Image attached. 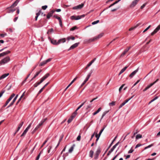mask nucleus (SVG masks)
<instances>
[{"label": "nucleus", "mask_w": 160, "mask_h": 160, "mask_svg": "<svg viewBox=\"0 0 160 160\" xmlns=\"http://www.w3.org/2000/svg\"><path fill=\"white\" fill-rule=\"evenodd\" d=\"M10 59L9 57H7L0 61V65L4 64L9 62Z\"/></svg>", "instance_id": "1"}, {"label": "nucleus", "mask_w": 160, "mask_h": 160, "mask_svg": "<svg viewBox=\"0 0 160 160\" xmlns=\"http://www.w3.org/2000/svg\"><path fill=\"white\" fill-rule=\"evenodd\" d=\"M15 94H12L11 96L6 101L5 104L3 106V107H6L8 104V103L15 96Z\"/></svg>", "instance_id": "2"}, {"label": "nucleus", "mask_w": 160, "mask_h": 160, "mask_svg": "<svg viewBox=\"0 0 160 160\" xmlns=\"http://www.w3.org/2000/svg\"><path fill=\"white\" fill-rule=\"evenodd\" d=\"M139 0H134L130 4V7L131 8H134L136 5Z\"/></svg>", "instance_id": "3"}, {"label": "nucleus", "mask_w": 160, "mask_h": 160, "mask_svg": "<svg viewBox=\"0 0 160 160\" xmlns=\"http://www.w3.org/2000/svg\"><path fill=\"white\" fill-rule=\"evenodd\" d=\"M46 118L42 119L40 122L37 125L36 128L38 129L40 127H41L42 125L44 122L46 120Z\"/></svg>", "instance_id": "4"}, {"label": "nucleus", "mask_w": 160, "mask_h": 160, "mask_svg": "<svg viewBox=\"0 0 160 160\" xmlns=\"http://www.w3.org/2000/svg\"><path fill=\"white\" fill-rule=\"evenodd\" d=\"M79 42L76 43L72 45L70 48L68 49V51H70L71 50L73 49L78 47L79 44Z\"/></svg>", "instance_id": "5"}, {"label": "nucleus", "mask_w": 160, "mask_h": 160, "mask_svg": "<svg viewBox=\"0 0 160 160\" xmlns=\"http://www.w3.org/2000/svg\"><path fill=\"white\" fill-rule=\"evenodd\" d=\"M84 6V4L82 3L78 5L73 7L72 9L74 10H77L82 8Z\"/></svg>", "instance_id": "6"}, {"label": "nucleus", "mask_w": 160, "mask_h": 160, "mask_svg": "<svg viewBox=\"0 0 160 160\" xmlns=\"http://www.w3.org/2000/svg\"><path fill=\"white\" fill-rule=\"evenodd\" d=\"M160 29V24L157 27V28L154 30V31L151 33L152 36L153 35L156 33Z\"/></svg>", "instance_id": "7"}, {"label": "nucleus", "mask_w": 160, "mask_h": 160, "mask_svg": "<svg viewBox=\"0 0 160 160\" xmlns=\"http://www.w3.org/2000/svg\"><path fill=\"white\" fill-rule=\"evenodd\" d=\"M49 39L50 40L51 43L55 45H58V42H57V41L53 39H51L50 37H48Z\"/></svg>", "instance_id": "8"}, {"label": "nucleus", "mask_w": 160, "mask_h": 160, "mask_svg": "<svg viewBox=\"0 0 160 160\" xmlns=\"http://www.w3.org/2000/svg\"><path fill=\"white\" fill-rule=\"evenodd\" d=\"M138 68H137V69L133 71L129 75V77L130 78H132L136 74V73L138 72Z\"/></svg>", "instance_id": "9"}, {"label": "nucleus", "mask_w": 160, "mask_h": 160, "mask_svg": "<svg viewBox=\"0 0 160 160\" xmlns=\"http://www.w3.org/2000/svg\"><path fill=\"white\" fill-rule=\"evenodd\" d=\"M86 100H85L84 102L82 103L76 109L75 111L73 112L74 114H76V115L77 114V111L80 108H81L85 103L86 102Z\"/></svg>", "instance_id": "10"}, {"label": "nucleus", "mask_w": 160, "mask_h": 160, "mask_svg": "<svg viewBox=\"0 0 160 160\" xmlns=\"http://www.w3.org/2000/svg\"><path fill=\"white\" fill-rule=\"evenodd\" d=\"M55 10H52L49 12L47 16V18L48 19L50 18L52 16L53 13L55 12Z\"/></svg>", "instance_id": "11"}, {"label": "nucleus", "mask_w": 160, "mask_h": 160, "mask_svg": "<svg viewBox=\"0 0 160 160\" xmlns=\"http://www.w3.org/2000/svg\"><path fill=\"white\" fill-rule=\"evenodd\" d=\"M100 152V150L99 149H98L94 155V159H98L99 155Z\"/></svg>", "instance_id": "12"}, {"label": "nucleus", "mask_w": 160, "mask_h": 160, "mask_svg": "<svg viewBox=\"0 0 160 160\" xmlns=\"http://www.w3.org/2000/svg\"><path fill=\"white\" fill-rule=\"evenodd\" d=\"M18 96V95H17L13 99V100L12 101V102L10 103V104H9V105L8 107V108H9V107H11V106H12V105H13V104L15 102V101L17 99Z\"/></svg>", "instance_id": "13"}, {"label": "nucleus", "mask_w": 160, "mask_h": 160, "mask_svg": "<svg viewBox=\"0 0 160 160\" xmlns=\"http://www.w3.org/2000/svg\"><path fill=\"white\" fill-rule=\"evenodd\" d=\"M76 116V114H74V113H73L72 114V115L71 116L70 118H69L68 119V123H70V122H72V119Z\"/></svg>", "instance_id": "14"}, {"label": "nucleus", "mask_w": 160, "mask_h": 160, "mask_svg": "<svg viewBox=\"0 0 160 160\" xmlns=\"http://www.w3.org/2000/svg\"><path fill=\"white\" fill-rule=\"evenodd\" d=\"M96 58H94V59H93L87 65V66H86V67L85 68V69H87L90 66H91V65L96 60Z\"/></svg>", "instance_id": "15"}, {"label": "nucleus", "mask_w": 160, "mask_h": 160, "mask_svg": "<svg viewBox=\"0 0 160 160\" xmlns=\"http://www.w3.org/2000/svg\"><path fill=\"white\" fill-rule=\"evenodd\" d=\"M130 48L131 47H128V48L126 49L124 51V52L121 54V56L123 57L124 55L126 54V53L129 51Z\"/></svg>", "instance_id": "16"}, {"label": "nucleus", "mask_w": 160, "mask_h": 160, "mask_svg": "<svg viewBox=\"0 0 160 160\" xmlns=\"http://www.w3.org/2000/svg\"><path fill=\"white\" fill-rule=\"evenodd\" d=\"M103 33H100L99 34L98 36L94 37V39H95L96 40L97 39L100 38L103 36Z\"/></svg>", "instance_id": "17"}, {"label": "nucleus", "mask_w": 160, "mask_h": 160, "mask_svg": "<svg viewBox=\"0 0 160 160\" xmlns=\"http://www.w3.org/2000/svg\"><path fill=\"white\" fill-rule=\"evenodd\" d=\"M66 40L65 38H64L59 39L58 42V44H59L61 43L65 42H66Z\"/></svg>", "instance_id": "18"}, {"label": "nucleus", "mask_w": 160, "mask_h": 160, "mask_svg": "<svg viewBox=\"0 0 160 160\" xmlns=\"http://www.w3.org/2000/svg\"><path fill=\"white\" fill-rule=\"evenodd\" d=\"M9 75V73H5L3 74L0 77V80L3 79L5 78L6 77L8 76Z\"/></svg>", "instance_id": "19"}, {"label": "nucleus", "mask_w": 160, "mask_h": 160, "mask_svg": "<svg viewBox=\"0 0 160 160\" xmlns=\"http://www.w3.org/2000/svg\"><path fill=\"white\" fill-rule=\"evenodd\" d=\"M76 16V18L75 19V20H78L81 19V18H83L85 17V15L83 14L80 16Z\"/></svg>", "instance_id": "20"}, {"label": "nucleus", "mask_w": 160, "mask_h": 160, "mask_svg": "<svg viewBox=\"0 0 160 160\" xmlns=\"http://www.w3.org/2000/svg\"><path fill=\"white\" fill-rule=\"evenodd\" d=\"M128 66H126L125 67H124L119 72L118 75H120V74H121L124 71L127 69V68H128Z\"/></svg>", "instance_id": "21"}, {"label": "nucleus", "mask_w": 160, "mask_h": 160, "mask_svg": "<svg viewBox=\"0 0 160 160\" xmlns=\"http://www.w3.org/2000/svg\"><path fill=\"white\" fill-rule=\"evenodd\" d=\"M75 147V144H73L72 146L71 147V148L69 149L68 150V152L69 153H72L73 151L74 148Z\"/></svg>", "instance_id": "22"}, {"label": "nucleus", "mask_w": 160, "mask_h": 160, "mask_svg": "<svg viewBox=\"0 0 160 160\" xmlns=\"http://www.w3.org/2000/svg\"><path fill=\"white\" fill-rule=\"evenodd\" d=\"M95 40V39H94V37L93 38H91L86 40V42L88 43H90L91 42H93Z\"/></svg>", "instance_id": "23"}, {"label": "nucleus", "mask_w": 160, "mask_h": 160, "mask_svg": "<svg viewBox=\"0 0 160 160\" xmlns=\"http://www.w3.org/2000/svg\"><path fill=\"white\" fill-rule=\"evenodd\" d=\"M19 2V1L18 0H16L10 7L11 8H13L14 7L16 6Z\"/></svg>", "instance_id": "24"}, {"label": "nucleus", "mask_w": 160, "mask_h": 160, "mask_svg": "<svg viewBox=\"0 0 160 160\" xmlns=\"http://www.w3.org/2000/svg\"><path fill=\"white\" fill-rule=\"evenodd\" d=\"M50 76V74L49 73H47L42 78L45 80L46 79H47L49 76Z\"/></svg>", "instance_id": "25"}, {"label": "nucleus", "mask_w": 160, "mask_h": 160, "mask_svg": "<svg viewBox=\"0 0 160 160\" xmlns=\"http://www.w3.org/2000/svg\"><path fill=\"white\" fill-rule=\"evenodd\" d=\"M152 85H153L152 84H150V85H148L143 90V92L147 90L149 88H150Z\"/></svg>", "instance_id": "26"}, {"label": "nucleus", "mask_w": 160, "mask_h": 160, "mask_svg": "<svg viewBox=\"0 0 160 160\" xmlns=\"http://www.w3.org/2000/svg\"><path fill=\"white\" fill-rule=\"evenodd\" d=\"M94 152L92 150H91L89 152V156L91 158L93 157Z\"/></svg>", "instance_id": "27"}, {"label": "nucleus", "mask_w": 160, "mask_h": 160, "mask_svg": "<svg viewBox=\"0 0 160 160\" xmlns=\"http://www.w3.org/2000/svg\"><path fill=\"white\" fill-rule=\"evenodd\" d=\"M128 102V100H125L124 102H122L119 106V108H120L123 106H124L126 103Z\"/></svg>", "instance_id": "28"}, {"label": "nucleus", "mask_w": 160, "mask_h": 160, "mask_svg": "<svg viewBox=\"0 0 160 160\" xmlns=\"http://www.w3.org/2000/svg\"><path fill=\"white\" fill-rule=\"evenodd\" d=\"M120 1V0H118L117 1H116L114 2L112 4H111L109 6V7H108V8H110V7H111L113 6V5H114L115 4L117 3L118 2Z\"/></svg>", "instance_id": "29"}, {"label": "nucleus", "mask_w": 160, "mask_h": 160, "mask_svg": "<svg viewBox=\"0 0 160 160\" xmlns=\"http://www.w3.org/2000/svg\"><path fill=\"white\" fill-rule=\"evenodd\" d=\"M92 73V72H91L89 73L87 76V77L86 78V79L85 80L86 81H87L89 79V78L90 77L91 74Z\"/></svg>", "instance_id": "30"}, {"label": "nucleus", "mask_w": 160, "mask_h": 160, "mask_svg": "<svg viewBox=\"0 0 160 160\" xmlns=\"http://www.w3.org/2000/svg\"><path fill=\"white\" fill-rule=\"evenodd\" d=\"M102 108H99L95 112L93 113V115H95L98 113L101 110Z\"/></svg>", "instance_id": "31"}, {"label": "nucleus", "mask_w": 160, "mask_h": 160, "mask_svg": "<svg viewBox=\"0 0 160 160\" xmlns=\"http://www.w3.org/2000/svg\"><path fill=\"white\" fill-rule=\"evenodd\" d=\"M28 130L26 128L23 133L21 135V136L22 137L24 136Z\"/></svg>", "instance_id": "32"}, {"label": "nucleus", "mask_w": 160, "mask_h": 160, "mask_svg": "<svg viewBox=\"0 0 160 160\" xmlns=\"http://www.w3.org/2000/svg\"><path fill=\"white\" fill-rule=\"evenodd\" d=\"M31 74V73H29L28 74L26 78L24 80V81L22 82V84H23L27 81V79L28 78L29 76H30Z\"/></svg>", "instance_id": "33"}, {"label": "nucleus", "mask_w": 160, "mask_h": 160, "mask_svg": "<svg viewBox=\"0 0 160 160\" xmlns=\"http://www.w3.org/2000/svg\"><path fill=\"white\" fill-rule=\"evenodd\" d=\"M142 138V135L140 134H137L136 137V139H139L141 138Z\"/></svg>", "instance_id": "34"}, {"label": "nucleus", "mask_w": 160, "mask_h": 160, "mask_svg": "<svg viewBox=\"0 0 160 160\" xmlns=\"http://www.w3.org/2000/svg\"><path fill=\"white\" fill-rule=\"evenodd\" d=\"M109 111H105L103 112L101 117V119H102L103 118V117L106 115L107 113Z\"/></svg>", "instance_id": "35"}, {"label": "nucleus", "mask_w": 160, "mask_h": 160, "mask_svg": "<svg viewBox=\"0 0 160 160\" xmlns=\"http://www.w3.org/2000/svg\"><path fill=\"white\" fill-rule=\"evenodd\" d=\"M46 62V61L45 60V61H43V62H42L39 65V66H44V65H45V64H46L47 63V62Z\"/></svg>", "instance_id": "36"}, {"label": "nucleus", "mask_w": 160, "mask_h": 160, "mask_svg": "<svg viewBox=\"0 0 160 160\" xmlns=\"http://www.w3.org/2000/svg\"><path fill=\"white\" fill-rule=\"evenodd\" d=\"M158 98V96L154 98L148 104H149L151 103L152 102L155 100H156Z\"/></svg>", "instance_id": "37"}, {"label": "nucleus", "mask_w": 160, "mask_h": 160, "mask_svg": "<svg viewBox=\"0 0 160 160\" xmlns=\"http://www.w3.org/2000/svg\"><path fill=\"white\" fill-rule=\"evenodd\" d=\"M117 138V136H116L113 139V140H112V141L111 142V143L110 144V145H109L108 148H109L112 145L113 143V142L115 140H116V138Z\"/></svg>", "instance_id": "38"}, {"label": "nucleus", "mask_w": 160, "mask_h": 160, "mask_svg": "<svg viewBox=\"0 0 160 160\" xmlns=\"http://www.w3.org/2000/svg\"><path fill=\"white\" fill-rule=\"evenodd\" d=\"M92 103H91L87 105L86 108V109L88 110L89 108H91L92 107Z\"/></svg>", "instance_id": "39"}, {"label": "nucleus", "mask_w": 160, "mask_h": 160, "mask_svg": "<svg viewBox=\"0 0 160 160\" xmlns=\"http://www.w3.org/2000/svg\"><path fill=\"white\" fill-rule=\"evenodd\" d=\"M105 127L104 128H102L100 131V132H99V134H98V136H99V137H100L101 134H102V132L104 130V129H105Z\"/></svg>", "instance_id": "40"}, {"label": "nucleus", "mask_w": 160, "mask_h": 160, "mask_svg": "<svg viewBox=\"0 0 160 160\" xmlns=\"http://www.w3.org/2000/svg\"><path fill=\"white\" fill-rule=\"evenodd\" d=\"M115 102L113 101L110 103H109V106H113L115 105Z\"/></svg>", "instance_id": "41"}, {"label": "nucleus", "mask_w": 160, "mask_h": 160, "mask_svg": "<svg viewBox=\"0 0 160 160\" xmlns=\"http://www.w3.org/2000/svg\"><path fill=\"white\" fill-rule=\"evenodd\" d=\"M99 22V20H97L96 21H95L92 22V24L93 25H95V24H96L98 23Z\"/></svg>", "instance_id": "42"}, {"label": "nucleus", "mask_w": 160, "mask_h": 160, "mask_svg": "<svg viewBox=\"0 0 160 160\" xmlns=\"http://www.w3.org/2000/svg\"><path fill=\"white\" fill-rule=\"evenodd\" d=\"M119 142H118L117 143H116L114 145L112 148L114 149L119 144Z\"/></svg>", "instance_id": "43"}, {"label": "nucleus", "mask_w": 160, "mask_h": 160, "mask_svg": "<svg viewBox=\"0 0 160 160\" xmlns=\"http://www.w3.org/2000/svg\"><path fill=\"white\" fill-rule=\"evenodd\" d=\"M58 21L59 22V24L60 26L61 27H62V20H61V19H60L59 20H58Z\"/></svg>", "instance_id": "44"}, {"label": "nucleus", "mask_w": 160, "mask_h": 160, "mask_svg": "<svg viewBox=\"0 0 160 160\" xmlns=\"http://www.w3.org/2000/svg\"><path fill=\"white\" fill-rule=\"evenodd\" d=\"M125 84H122L119 88V92H121V91L122 89V88H123V87L124 86Z\"/></svg>", "instance_id": "45"}, {"label": "nucleus", "mask_w": 160, "mask_h": 160, "mask_svg": "<svg viewBox=\"0 0 160 160\" xmlns=\"http://www.w3.org/2000/svg\"><path fill=\"white\" fill-rule=\"evenodd\" d=\"M41 152L39 153L38 154V156H37V157H36V160H38L39 158H40V155H41Z\"/></svg>", "instance_id": "46"}, {"label": "nucleus", "mask_w": 160, "mask_h": 160, "mask_svg": "<svg viewBox=\"0 0 160 160\" xmlns=\"http://www.w3.org/2000/svg\"><path fill=\"white\" fill-rule=\"evenodd\" d=\"M39 74V72H37L35 74L34 76V78H36Z\"/></svg>", "instance_id": "47"}, {"label": "nucleus", "mask_w": 160, "mask_h": 160, "mask_svg": "<svg viewBox=\"0 0 160 160\" xmlns=\"http://www.w3.org/2000/svg\"><path fill=\"white\" fill-rule=\"evenodd\" d=\"M95 137L97 138L96 140V141L97 142L99 139V136H98V134H97V133L96 134Z\"/></svg>", "instance_id": "48"}, {"label": "nucleus", "mask_w": 160, "mask_h": 160, "mask_svg": "<svg viewBox=\"0 0 160 160\" xmlns=\"http://www.w3.org/2000/svg\"><path fill=\"white\" fill-rule=\"evenodd\" d=\"M53 17H54L55 18H56L57 19H58V20H59L61 19V18L60 17H59L57 15H54L53 16Z\"/></svg>", "instance_id": "49"}, {"label": "nucleus", "mask_w": 160, "mask_h": 160, "mask_svg": "<svg viewBox=\"0 0 160 160\" xmlns=\"http://www.w3.org/2000/svg\"><path fill=\"white\" fill-rule=\"evenodd\" d=\"M140 80H138L136 82H135L133 86H132V88H133L134 86H135V85H136L140 81Z\"/></svg>", "instance_id": "50"}, {"label": "nucleus", "mask_w": 160, "mask_h": 160, "mask_svg": "<svg viewBox=\"0 0 160 160\" xmlns=\"http://www.w3.org/2000/svg\"><path fill=\"white\" fill-rule=\"evenodd\" d=\"M32 122L26 128V129H27L28 130H29L30 127H31L32 124Z\"/></svg>", "instance_id": "51"}, {"label": "nucleus", "mask_w": 160, "mask_h": 160, "mask_svg": "<svg viewBox=\"0 0 160 160\" xmlns=\"http://www.w3.org/2000/svg\"><path fill=\"white\" fill-rule=\"evenodd\" d=\"M151 27V25H149L148 27L143 32H145L147 30H148Z\"/></svg>", "instance_id": "52"}, {"label": "nucleus", "mask_w": 160, "mask_h": 160, "mask_svg": "<svg viewBox=\"0 0 160 160\" xmlns=\"http://www.w3.org/2000/svg\"><path fill=\"white\" fill-rule=\"evenodd\" d=\"M133 150L132 149V148H131V149L128 151V153H132L133 151Z\"/></svg>", "instance_id": "53"}, {"label": "nucleus", "mask_w": 160, "mask_h": 160, "mask_svg": "<svg viewBox=\"0 0 160 160\" xmlns=\"http://www.w3.org/2000/svg\"><path fill=\"white\" fill-rule=\"evenodd\" d=\"M39 85H40V84H39L38 82H37L36 83H35L33 85V86L35 87H37Z\"/></svg>", "instance_id": "54"}, {"label": "nucleus", "mask_w": 160, "mask_h": 160, "mask_svg": "<svg viewBox=\"0 0 160 160\" xmlns=\"http://www.w3.org/2000/svg\"><path fill=\"white\" fill-rule=\"evenodd\" d=\"M147 4V3H144L142 5L141 7V9H143V8H144L146 6V5Z\"/></svg>", "instance_id": "55"}, {"label": "nucleus", "mask_w": 160, "mask_h": 160, "mask_svg": "<svg viewBox=\"0 0 160 160\" xmlns=\"http://www.w3.org/2000/svg\"><path fill=\"white\" fill-rule=\"evenodd\" d=\"M47 7L48 6L47 5L43 6L42 7V9L45 10L47 8Z\"/></svg>", "instance_id": "56"}, {"label": "nucleus", "mask_w": 160, "mask_h": 160, "mask_svg": "<svg viewBox=\"0 0 160 160\" xmlns=\"http://www.w3.org/2000/svg\"><path fill=\"white\" fill-rule=\"evenodd\" d=\"M15 10V9H10L9 10V11L8 12L9 13L11 12H13Z\"/></svg>", "instance_id": "57"}, {"label": "nucleus", "mask_w": 160, "mask_h": 160, "mask_svg": "<svg viewBox=\"0 0 160 160\" xmlns=\"http://www.w3.org/2000/svg\"><path fill=\"white\" fill-rule=\"evenodd\" d=\"M77 28V27L76 26H75V27H72V28L70 29V30L71 31H73Z\"/></svg>", "instance_id": "58"}, {"label": "nucleus", "mask_w": 160, "mask_h": 160, "mask_svg": "<svg viewBox=\"0 0 160 160\" xmlns=\"http://www.w3.org/2000/svg\"><path fill=\"white\" fill-rule=\"evenodd\" d=\"M76 18V16H72L71 17V19L72 20H75Z\"/></svg>", "instance_id": "59"}, {"label": "nucleus", "mask_w": 160, "mask_h": 160, "mask_svg": "<svg viewBox=\"0 0 160 160\" xmlns=\"http://www.w3.org/2000/svg\"><path fill=\"white\" fill-rule=\"evenodd\" d=\"M44 81V80L42 78L41 79L40 81L39 82H38L39 84H40L42 82H43Z\"/></svg>", "instance_id": "60"}, {"label": "nucleus", "mask_w": 160, "mask_h": 160, "mask_svg": "<svg viewBox=\"0 0 160 160\" xmlns=\"http://www.w3.org/2000/svg\"><path fill=\"white\" fill-rule=\"evenodd\" d=\"M10 52L9 51H7L6 52H4V53H5V55H6L7 54H8Z\"/></svg>", "instance_id": "61"}, {"label": "nucleus", "mask_w": 160, "mask_h": 160, "mask_svg": "<svg viewBox=\"0 0 160 160\" xmlns=\"http://www.w3.org/2000/svg\"><path fill=\"white\" fill-rule=\"evenodd\" d=\"M38 129L36 127L35 128V129L33 130V131L32 132V133L33 134Z\"/></svg>", "instance_id": "62"}, {"label": "nucleus", "mask_w": 160, "mask_h": 160, "mask_svg": "<svg viewBox=\"0 0 160 160\" xmlns=\"http://www.w3.org/2000/svg\"><path fill=\"white\" fill-rule=\"evenodd\" d=\"M24 122H22L19 125L18 127H20V128L22 127L23 124Z\"/></svg>", "instance_id": "63"}, {"label": "nucleus", "mask_w": 160, "mask_h": 160, "mask_svg": "<svg viewBox=\"0 0 160 160\" xmlns=\"http://www.w3.org/2000/svg\"><path fill=\"white\" fill-rule=\"evenodd\" d=\"M141 145H142L141 144H138L136 146L135 148H136L141 146Z\"/></svg>", "instance_id": "64"}]
</instances>
